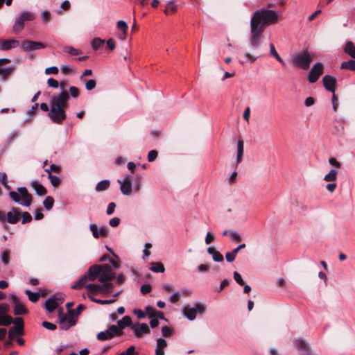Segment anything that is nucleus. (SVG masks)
I'll list each match as a JSON object with an SVG mask.
<instances>
[{"label":"nucleus","mask_w":355,"mask_h":355,"mask_svg":"<svg viewBox=\"0 0 355 355\" xmlns=\"http://www.w3.org/2000/svg\"><path fill=\"white\" fill-rule=\"evenodd\" d=\"M278 16L275 10L263 8L254 12L250 20V29L263 33L266 26L276 24Z\"/></svg>","instance_id":"f257e3e1"},{"label":"nucleus","mask_w":355,"mask_h":355,"mask_svg":"<svg viewBox=\"0 0 355 355\" xmlns=\"http://www.w3.org/2000/svg\"><path fill=\"white\" fill-rule=\"evenodd\" d=\"M261 35L262 33L255 31L254 28H253V30L250 29L249 46L250 49L253 51L256 55H252L249 52H245L244 54L245 60L239 61L241 64H243L245 62L253 63L257 60L258 58L263 55V54L259 51L261 46L260 39Z\"/></svg>","instance_id":"f03ea898"},{"label":"nucleus","mask_w":355,"mask_h":355,"mask_svg":"<svg viewBox=\"0 0 355 355\" xmlns=\"http://www.w3.org/2000/svg\"><path fill=\"white\" fill-rule=\"evenodd\" d=\"M100 275V268L98 265H93L89 268L85 274L81 277L78 281H76L73 285L71 286V288L78 290L85 285L87 280L93 282L96 279H98Z\"/></svg>","instance_id":"7ed1b4c3"},{"label":"nucleus","mask_w":355,"mask_h":355,"mask_svg":"<svg viewBox=\"0 0 355 355\" xmlns=\"http://www.w3.org/2000/svg\"><path fill=\"white\" fill-rule=\"evenodd\" d=\"M9 196L14 202L25 207H29L32 202V196L24 187L17 188V191H10Z\"/></svg>","instance_id":"20e7f679"},{"label":"nucleus","mask_w":355,"mask_h":355,"mask_svg":"<svg viewBox=\"0 0 355 355\" xmlns=\"http://www.w3.org/2000/svg\"><path fill=\"white\" fill-rule=\"evenodd\" d=\"M312 58L309 51H305L298 53L293 59V64L302 69L306 70L309 68Z\"/></svg>","instance_id":"39448f33"},{"label":"nucleus","mask_w":355,"mask_h":355,"mask_svg":"<svg viewBox=\"0 0 355 355\" xmlns=\"http://www.w3.org/2000/svg\"><path fill=\"white\" fill-rule=\"evenodd\" d=\"M60 89H61V93L58 96H54L51 99V105L52 107L63 108L67 104V102L69 100V94L65 89V85L64 83H61L60 84Z\"/></svg>","instance_id":"423d86ee"},{"label":"nucleus","mask_w":355,"mask_h":355,"mask_svg":"<svg viewBox=\"0 0 355 355\" xmlns=\"http://www.w3.org/2000/svg\"><path fill=\"white\" fill-rule=\"evenodd\" d=\"M35 15L31 12H22L19 17L16 19L15 22L12 26V31L15 33H19L24 28V23L26 21H31L35 19Z\"/></svg>","instance_id":"0eeeda50"},{"label":"nucleus","mask_w":355,"mask_h":355,"mask_svg":"<svg viewBox=\"0 0 355 355\" xmlns=\"http://www.w3.org/2000/svg\"><path fill=\"white\" fill-rule=\"evenodd\" d=\"M86 288L90 294L110 293L112 292L114 284L112 282L103 283V284H88L85 285Z\"/></svg>","instance_id":"6e6552de"},{"label":"nucleus","mask_w":355,"mask_h":355,"mask_svg":"<svg viewBox=\"0 0 355 355\" xmlns=\"http://www.w3.org/2000/svg\"><path fill=\"white\" fill-rule=\"evenodd\" d=\"M206 307L204 304L196 303L194 307H184L182 309L183 315L189 320H193L196 318L197 313L203 314Z\"/></svg>","instance_id":"1a4fd4ad"},{"label":"nucleus","mask_w":355,"mask_h":355,"mask_svg":"<svg viewBox=\"0 0 355 355\" xmlns=\"http://www.w3.org/2000/svg\"><path fill=\"white\" fill-rule=\"evenodd\" d=\"M58 321L60 328L63 330H67L76 324V320H74V318L66 316V313L62 310L58 312Z\"/></svg>","instance_id":"9d476101"},{"label":"nucleus","mask_w":355,"mask_h":355,"mask_svg":"<svg viewBox=\"0 0 355 355\" xmlns=\"http://www.w3.org/2000/svg\"><path fill=\"white\" fill-rule=\"evenodd\" d=\"M324 72V65L322 62L315 63L311 69L308 80L310 83H315Z\"/></svg>","instance_id":"9b49d317"},{"label":"nucleus","mask_w":355,"mask_h":355,"mask_svg":"<svg viewBox=\"0 0 355 355\" xmlns=\"http://www.w3.org/2000/svg\"><path fill=\"white\" fill-rule=\"evenodd\" d=\"M49 116L50 119L56 123H60L66 119L64 109L55 107H51Z\"/></svg>","instance_id":"f8f14e48"},{"label":"nucleus","mask_w":355,"mask_h":355,"mask_svg":"<svg viewBox=\"0 0 355 355\" xmlns=\"http://www.w3.org/2000/svg\"><path fill=\"white\" fill-rule=\"evenodd\" d=\"M20 47L24 51H35L36 49H44L45 45L40 42L31 40H23L20 43Z\"/></svg>","instance_id":"ddd939ff"},{"label":"nucleus","mask_w":355,"mask_h":355,"mask_svg":"<svg viewBox=\"0 0 355 355\" xmlns=\"http://www.w3.org/2000/svg\"><path fill=\"white\" fill-rule=\"evenodd\" d=\"M10 300L14 306V314L16 315H23L27 312L26 309L19 302L17 297L15 294L10 295Z\"/></svg>","instance_id":"4468645a"},{"label":"nucleus","mask_w":355,"mask_h":355,"mask_svg":"<svg viewBox=\"0 0 355 355\" xmlns=\"http://www.w3.org/2000/svg\"><path fill=\"white\" fill-rule=\"evenodd\" d=\"M120 184V189L123 195H130L132 192V184L130 181V175H126L123 180H118Z\"/></svg>","instance_id":"2eb2a0df"},{"label":"nucleus","mask_w":355,"mask_h":355,"mask_svg":"<svg viewBox=\"0 0 355 355\" xmlns=\"http://www.w3.org/2000/svg\"><path fill=\"white\" fill-rule=\"evenodd\" d=\"M89 230L95 239H98L100 236L106 237L109 232L107 227L102 226L98 228L96 224H90Z\"/></svg>","instance_id":"dca6fc26"},{"label":"nucleus","mask_w":355,"mask_h":355,"mask_svg":"<svg viewBox=\"0 0 355 355\" xmlns=\"http://www.w3.org/2000/svg\"><path fill=\"white\" fill-rule=\"evenodd\" d=\"M295 345L300 352V355H315L309 349L306 341L302 339L299 338L295 340Z\"/></svg>","instance_id":"f3484780"},{"label":"nucleus","mask_w":355,"mask_h":355,"mask_svg":"<svg viewBox=\"0 0 355 355\" xmlns=\"http://www.w3.org/2000/svg\"><path fill=\"white\" fill-rule=\"evenodd\" d=\"M21 216V209L19 207H13L6 214V221L10 224H16Z\"/></svg>","instance_id":"a211bd4d"},{"label":"nucleus","mask_w":355,"mask_h":355,"mask_svg":"<svg viewBox=\"0 0 355 355\" xmlns=\"http://www.w3.org/2000/svg\"><path fill=\"white\" fill-rule=\"evenodd\" d=\"M131 329L133 330L135 335L137 337H140L142 334H148L150 332V329L146 323H133L131 325Z\"/></svg>","instance_id":"6ab92c4d"},{"label":"nucleus","mask_w":355,"mask_h":355,"mask_svg":"<svg viewBox=\"0 0 355 355\" xmlns=\"http://www.w3.org/2000/svg\"><path fill=\"white\" fill-rule=\"evenodd\" d=\"M322 83L323 85L325 87V89L332 93L335 92V86L336 80L334 77L330 76V75H325L322 78Z\"/></svg>","instance_id":"aec40b11"},{"label":"nucleus","mask_w":355,"mask_h":355,"mask_svg":"<svg viewBox=\"0 0 355 355\" xmlns=\"http://www.w3.org/2000/svg\"><path fill=\"white\" fill-rule=\"evenodd\" d=\"M24 334V324H16L8 331V338L12 340L16 336H22Z\"/></svg>","instance_id":"412c9836"},{"label":"nucleus","mask_w":355,"mask_h":355,"mask_svg":"<svg viewBox=\"0 0 355 355\" xmlns=\"http://www.w3.org/2000/svg\"><path fill=\"white\" fill-rule=\"evenodd\" d=\"M62 302V300L61 299L52 297L46 301L45 308L49 312H53L58 307L59 304H61Z\"/></svg>","instance_id":"4be33fe9"},{"label":"nucleus","mask_w":355,"mask_h":355,"mask_svg":"<svg viewBox=\"0 0 355 355\" xmlns=\"http://www.w3.org/2000/svg\"><path fill=\"white\" fill-rule=\"evenodd\" d=\"M19 44V42L17 40H5L1 43V49L7 51L17 47Z\"/></svg>","instance_id":"5701e85b"},{"label":"nucleus","mask_w":355,"mask_h":355,"mask_svg":"<svg viewBox=\"0 0 355 355\" xmlns=\"http://www.w3.org/2000/svg\"><path fill=\"white\" fill-rule=\"evenodd\" d=\"M207 253L212 256V259L216 262H221L223 261V254L218 250H216L214 247H209L207 248Z\"/></svg>","instance_id":"b1692460"},{"label":"nucleus","mask_w":355,"mask_h":355,"mask_svg":"<svg viewBox=\"0 0 355 355\" xmlns=\"http://www.w3.org/2000/svg\"><path fill=\"white\" fill-rule=\"evenodd\" d=\"M167 346V342L164 338H159L157 340L156 355H164V348Z\"/></svg>","instance_id":"393cba45"},{"label":"nucleus","mask_w":355,"mask_h":355,"mask_svg":"<svg viewBox=\"0 0 355 355\" xmlns=\"http://www.w3.org/2000/svg\"><path fill=\"white\" fill-rule=\"evenodd\" d=\"M31 187L35 189L38 196H44L46 193L45 187L37 181H33L31 183Z\"/></svg>","instance_id":"a878e982"},{"label":"nucleus","mask_w":355,"mask_h":355,"mask_svg":"<svg viewBox=\"0 0 355 355\" xmlns=\"http://www.w3.org/2000/svg\"><path fill=\"white\" fill-rule=\"evenodd\" d=\"M115 277L114 272H101L98 275V281L101 283L110 282Z\"/></svg>","instance_id":"bb28decb"},{"label":"nucleus","mask_w":355,"mask_h":355,"mask_svg":"<svg viewBox=\"0 0 355 355\" xmlns=\"http://www.w3.org/2000/svg\"><path fill=\"white\" fill-rule=\"evenodd\" d=\"M117 327L122 331L126 327H130L132 324V320L130 316H124L121 320L117 322Z\"/></svg>","instance_id":"cd10ccee"},{"label":"nucleus","mask_w":355,"mask_h":355,"mask_svg":"<svg viewBox=\"0 0 355 355\" xmlns=\"http://www.w3.org/2000/svg\"><path fill=\"white\" fill-rule=\"evenodd\" d=\"M345 53L348 54L350 57L355 59V46L354 43L351 41H348L346 43L345 47L344 49Z\"/></svg>","instance_id":"c85d7f7f"},{"label":"nucleus","mask_w":355,"mask_h":355,"mask_svg":"<svg viewBox=\"0 0 355 355\" xmlns=\"http://www.w3.org/2000/svg\"><path fill=\"white\" fill-rule=\"evenodd\" d=\"M338 171L336 169H331L330 171L324 175V180L326 182H333L336 180Z\"/></svg>","instance_id":"c756f323"},{"label":"nucleus","mask_w":355,"mask_h":355,"mask_svg":"<svg viewBox=\"0 0 355 355\" xmlns=\"http://www.w3.org/2000/svg\"><path fill=\"white\" fill-rule=\"evenodd\" d=\"M244 146L242 140H239L237 143V157L236 163L239 164L241 161V158L243 154Z\"/></svg>","instance_id":"7c9ffc66"},{"label":"nucleus","mask_w":355,"mask_h":355,"mask_svg":"<svg viewBox=\"0 0 355 355\" xmlns=\"http://www.w3.org/2000/svg\"><path fill=\"white\" fill-rule=\"evenodd\" d=\"M110 185V182L108 180H104L101 182H99L96 186V191H105L109 188Z\"/></svg>","instance_id":"2f4dec72"},{"label":"nucleus","mask_w":355,"mask_h":355,"mask_svg":"<svg viewBox=\"0 0 355 355\" xmlns=\"http://www.w3.org/2000/svg\"><path fill=\"white\" fill-rule=\"evenodd\" d=\"M105 41L99 37H95L91 41V46L94 51L99 49L104 44Z\"/></svg>","instance_id":"473e14b6"},{"label":"nucleus","mask_w":355,"mask_h":355,"mask_svg":"<svg viewBox=\"0 0 355 355\" xmlns=\"http://www.w3.org/2000/svg\"><path fill=\"white\" fill-rule=\"evenodd\" d=\"M96 338L98 340L105 341L112 338V335L107 329L105 331L99 332L97 334Z\"/></svg>","instance_id":"72a5a7b5"},{"label":"nucleus","mask_w":355,"mask_h":355,"mask_svg":"<svg viewBox=\"0 0 355 355\" xmlns=\"http://www.w3.org/2000/svg\"><path fill=\"white\" fill-rule=\"evenodd\" d=\"M270 53L271 55L274 56L277 60L280 62L282 64L284 65L285 62L283 60V59L280 57V55L278 54L277 51L275 50V46L273 44L270 43Z\"/></svg>","instance_id":"f704fd0d"},{"label":"nucleus","mask_w":355,"mask_h":355,"mask_svg":"<svg viewBox=\"0 0 355 355\" xmlns=\"http://www.w3.org/2000/svg\"><path fill=\"white\" fill-rule=\"evenodd\" d=\"M12 70L13 68L12 67L8 68H3L2 67H0V76L1 79L3 80H6Z\"/></svg>","instance_id":"c9c22d12"},{"label":"nucleus","mask_w":355,"mask_h":355,"mask_svg":"<svg viewBox=\"0 0 355 355\" xmlns=\"http://www.w3.org/2000/svg\"><path fill=\"white\" fill-rule=\"evenodd\" d=\"M12 322V318L9 315H0V326H9Z\"/></svg>","instance_id":"e433bc0d"},{"label":"nucleus","mask_w":355,"mask_h":355,"mask_svg":"<svg viewBox=\"0 0 355 355\" xmlns=\"http://www.w3.org/2000/svg\"><path fill=\"white\" fill-rule=\"evenodd\" d=\"M150 270L154 272H164L165 268L163 263L157 262L153 263V265L152 266H150Z\"/></svg>","instance_id":"4c0bfd02"},{"label":"nucleus","mask_w":355,"mask_h":355,"mask_svg":"<svg viewBox=\"0 0 355 355\" xmlns=\"http://www.w3.org/2000/svg\"><path fill=\"white\" fill-rule=\"evenodd\" d=\"M107 330L112 335V338L114 336H121L123 334V331H121L120 328L114 324L110 325Z\"/></svg>","instance_id":"58836bf2"},{"label":"nucleus","mask_w":355,"mask_h":355,"mask_svg":"<svg viewBox=\"0 0 355 355\" xmlns=\"http://www.w3.org/2000/svg\"><path fill=\"white\" fill-rule=\"evenodd\" d=\"M25 293L28 295L29 300L33 302H37L40 297V293L31 292L30 290H26Z\"/></svg>","instance_id":"ea45409f"},{"label":"nucleus","mask_w":355,"mask_h":355,"mask_svg":"<svg viewBox=\"0 0 355 355\" xmlns=\"http://www.w3.org/2000/svg\"><path fill=\"white\" fill-rule=\"evenodd\" d=\"M176 10H177V6L175 4V3L173 1H170L167 3L164 12L166 15H169L171 13L175 12L176 11Z\"/></svg>","instance_id":"a19ab883"},{"label":"nucleus","mask_w":355,"mask_h":355,"mask_svg":"<svg viewBox=\"0 0 355 355\" xmlns=\"http://www.w3.org/2000/svg\"><path fill=\"white\" fill-rule=\"evenodd\" d=\"M341 69H349L351 71H355V60H350L349 61L343 62L341 64Z\"/></svg>","instance_id":"79ce46f5"},{"label":"nucleus","mask_w":355,"mask_h":355,"mask_svg":"<svg viewBox=\"0 0 355 355\" xmlns=\"http://www.w3.org/2000/svg\"><path fill=\"white\" fill-rule=\"evenodd\" d=\"M53 204L54 200L51 196H47L43 201V205L47 210L51 209L53 206Z\"/></svg>","instance_id":"37998d69"},{"label":"nucleus","mask_w":355,"mask_h":355,"mask_svg":"<svg viewBox=\"0 0 355 355\" xmlns=\"http://www.w3.org/2000/svg\"><path fill=\"white\" fill-rule=\"evenodd\" d=\"M157 311V310H156L154 307L150 306H147L145 308L146 316L148 315L149 318L155 317Z\"/></svg>","instance_id":"c03bdc74"},{"label":"nucleus","mask_w":355,"mask_h":355,"mask_svg":"<svg viewBox=\"0 0 355 355\" xmlns=\"http://www.w3.org/2000/svg\"><path fill=\"white\" fill-rule=\"evenodd\" d=\"M21 223L22 224H26V223H30L31 222L32 220V216L30 213L27 212V211H24V212H21Z\"/></svg>","instance_id":"a18cd8bd"},{"label":"nucleus","mask_w":355,"mask_h":355,"mask_svg":"<svg viewBox=\"0 0 355 355\" xmlns=\"http://www.w3.org/2000/svg\"><path fill=\"white\" fill-rule=\"evenodd\" d=\"M48 178L50 180L51 184L54 187H58V185L60 183V178L56 175H53L52 174H50V175H48Z\"/></svg>","instance_id":"49530a36"},{"label":"nucleus","mask_w":355,"mask_h":355,"mask_svg":"<svg viewBox=\"0 0 355 355\" xmlns=\"http://www.w3.org/2000/svg\"><path fill=\"white\" fill-rule=\"evenodd\" d=\"M64 51V52L68 53L72 55H78L81 53V51L79 49L71 46H66Z\"/></svg>","instance_id":"de8ad7c7"},{"label":"nucleus","mask_w":355,"mask_h":355,"mask_svg":"<svg viewBox=\"0 0 355 355\" xmlns=\"http://www.w3.org/2000/svg\"><path fill=\"white\" fill-rule=\"evenodd\" d=\"M116 27L119 30L123 32H127L128 28L127 23L123 20H119L117 21Z\"/></svg>","instance_id":"09e8293b"},{"label":"nucleus","mask_w":355,"mask_h":355,"mask_svg":"<svg viewBox=\"0 0 355 355\" xmlns=\"http://www.w3.org/2000/svg\"><path fill=\"white\" fill-rule=\"evenodd\" d=\"M1 261L5 265H8L10 261V252L5 250L1 253Z\"/></svg>","instance_id":"8fccbe9b"},{"label":"nucleus","mask_w":355,"mask_h":355,"mask_svg":"<svg viewBox=\"0 0 355 355\" xmlns=\"http://www.w3.org/2000/svg\"><path fill=\"white\" fill-rule=\"evenodd\" d=\"M233 277H234V280L236 281V282L238 284H239L240 286L244 285L245 282L243 280L242 277H241L240 273H239L238 272L235 271L233 273Z\"/></svg>","instance_id":"3c124183"},{"label":"nucleus","mask_w":355,"mask_h":355,"mask_svg":"<svg viewBox=\"0 0 355 355\" xmlns=\"http://www.w3.org/2000/svg\"><path fill=\"white\" fill-rule=\"evenodd\" d=\"M100 268V273L101 272H113L112 266L109 264L98 265Z\"/></svg>","instance_id":"603ef678"},{"label":"nucleus","mask_w":355,"mask_h":355,"mask_svg":"<svg viewBox=\"0 0 355 355\" xmlns=\"http://www.w3.org/2000/svg\"><path fill=\"white\" fill-rule=\"evenodd\" d=\"M69 91L71 97L76 98L79 96L80 92L77 87L71 86L69 89Z\"/></svg>","instance_id":"864d4df0"},{"label":"nucleus","mask_w":355,"mask_h":355,"mask_svg":"<svg viewBox=\"0 0 355 355\" xmlns=\"http://www.w3.org/2000/svg\"><path fill=\"white\" fill-rule=\"evenodd\" d=\"M96 80L94 79H90V80H87V83H85V88L87 90L90 91V90H92L93 89H94L96 87Z\"/></svg>","instance_id":"5fc2aeb1"},{"label":"nucleus","mask_w":355,"mask_h":355,"mask_svg":"<svg viewBox=\"0 0 355 355\" xmlns=\"http://www.w3.org/2000/svg\"><path fill=\"white\" fill-rule=\"evenodd\" d=\"M158 153L156 150H151L148 154V160L151 162H153L157 157Z\"/></svg>","instance_id":"6e6d98bb"},{"label":"nucleus","mask_w":355,"mask_h":355,"mask_svg":"<svg viewBox=\"0 0 355 355\" xmlns=\"http://www.w3.org/2000/svg\"><path fill=\"white\" fill-rule=\"evenodd\" d=\"M42 325L47 329H49V330H55L57 329V326L53 324V323H51L50 322H48V321H44L42 324Z\"/></svg>","instance_id":"4d7b16f0"},{"label":"nucleus","mask_w":355,"mask_h":355,"mask_svg":"<svg viewBox=\"0 0 355 355\" xmlns=\"http://www.w3.org/2000/svg\"><path fill=\"white\" fill-rule=\"evenodd\" d=\"M47 84L49 87H53V88H58L60 87V84L58 82V80H55L53 78H49L47 80Z\"/></svg>","instance_id":"13d9d810"},{"label":"nucleus","mask_w":355,"mask_h":355,"mask_svg":"<svg viewBox=\"0 0 355 355\" xmlns=\"http://www.w3.org/2000/svg\"><path fill=\"white\" fill-rule=\"evenodd\" d=\"M59 70L58 68L55 66L48 67L45 69V73L46 74H57L58 73Z\"/></svg>","instance_id":"bf43d9fd"},{"label":"nucleus","mask_w":355,"mask_h":355,"mask_svg":"<svg viewBox=\"0 0 355 355\" xmlns=\"http://www.w3.org/2000/svg\"><path fill=\"white\" fill-rule=\"evenodd\" d=\"M140 290H141V292L142 293V294L146 295L151 291L152 287L150 284H143L141 286Z\"/></svg>","instance_id":"052dcab7"},{"label":"nucleus","mask_w":355,"mask_h":355,"mask_svg":"<svg viewBox=\"0 0 355 355\" xmlns=\"http://www.w3.org/2000/svg\"><path fill=\"white\" fill-rule=\"evenodd\" d=\"M162 332L164 336L167 337L172 334L173 330L170 327L164 326L162 328Z\"/></svg>","instance_id":"680f3d73"},{"label":"nucleus","mask_w":355,"mask_h":355,"mask_svg":"<svg viewBox=\"0 0 355 355\" xmlns=\"http://www.w3.org/2000/svg\"><path fill=\"white\" fill-rule=\"evenodd\" d=\"M180 292H175L173 294H172L170 297V301L171 303H176L180 300Z\"/></svg>","instance_id":"e2e57ef3"},{"label":"nucleus","mask_w":355,"mask_h":355,"mask_svg":"<svg viewBox=\"0 0 355 355\" xmlns=\"http://www.w3.org/2000/svg\"><path fill=\"white\" fill-rule=\"evenodd\" d=\"M120 221H121L120 218H119L117 217H114L110 220L109 225L111 227H116L119 226V225L120 224Z\"/></svg>","instance_id":"0e129e2a"},{"label":"nucleus","mask_w":355,"mask_h":355,"mask_svg":"<svg viewBox=\"0 0 355 355\" xmlns=\"http://www.w3.org/2000/svg\"><path fill=\"white\" fill-rule=\"evenodd\" d=\"M60 71L64 74H68L72 71V68L70 65H62Z\"/></svg>","instance_id":"69168bd1"},{"label":"nucleus","mask_w":355,"mask_h":355,"mask_svg":"<svg viewBox=\"0 0 355 355\" xmlns=\"http://www.w3.org/2000/svg\"><path fill=\"white\" fill-rule=\"evenodd\" d=\"M116 207V205L114 202H110L107 208L106 213L107 215H111L114 213Z\"/></svg>","instance_id":"338daca9"},{"label":"nucleus","mask_w":355,"mask_h":355,"mask_svg":"<svg viewBox=\"0 0 355 355\" xmlns=\"http://www.w3.org/2000/svg\"><path fill=\"white\" fill-rule=\"evenodd\" d=\"M214 239H215L214 235L213 234H211V232H207L206 237H205V243L209 245L212 241H214Z\"/></svg>","instance_id":"774afa93"}]
</instances>
